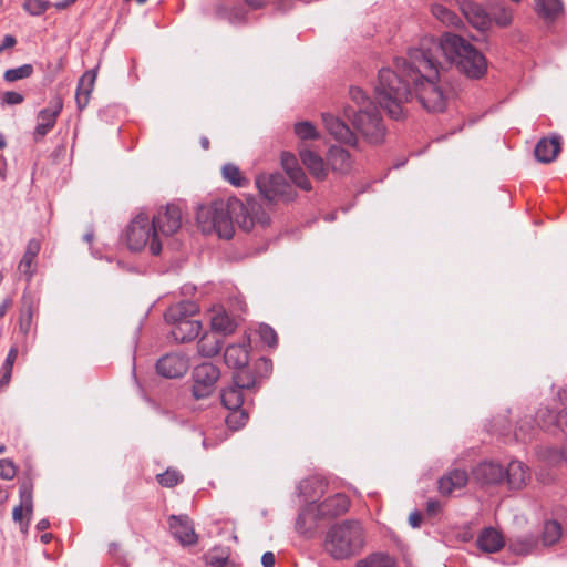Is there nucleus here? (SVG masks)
Masks as SVG:
<instances>
[{"label":"nucleus","instance_id":"obj_31","mask_svg":"<svg viewBox=\"0 0 567 567\" xmlns=\"http://www.w3.org/2000/svg\"><path fill=\"white\" fill-rule=\"evenodd\" d=\"M564 10L561 0H535L536 13L546 21L556 20Z\"/></svg>","mask_w":567,"mask_h":567},{"label":"nucleus","instance_id":"obj_55","mask_svg":"<svg viewBox=\"0 0 567 567\" xmlns=\"http://www.w3.org/2000/svg\"><path fill=\"white\" fill-rule=\"evenodd\" d=\"M31 320H32V312L29 309L27 311V313H22L21 319H20V327L25 332L30 329Z\"/></svg>","mask_w":567,"mask_h":567},{"label":"nucleus","instance_id":"obj_29","mask_svg":"<svg viewBox=\"0 0 567 567\" xmlns=\"http://www.w3.org/2000/svg\"><path fill=\"white\" fill-rule=\"evenodd\" d=\"M565 411H566V406L558 412L549 409L548 406L539 408L536 413V421H537L538 426L546 429V430H549L555 426H559L561 429L566 427L563 422V419H561V414Z\"/></svg>","mask_w":567,"mask_h":567},{"label":"nucleus","instance_id":"obj_37","mask_svg":"<svg viewBox=\"0 0 567 567\" xmlns=\"http://www.w3.org/2000/svg\"><path fill=\"white\" fill-rule=\"evenodd\" d=\"M355 567H396L395 561L385 554L374 553L357 561Z\"/></svg>","mask_w":567,"mask_h":567},{"label":"nucleus","instance_id":"obj_54","mask_svg":"<svg viewBox=\"0 0 567 567\" xmlns=\"http://www.w3.org/2000/svg\"><path fill=\"white\" fill-rule=\"evenodd\" d=\"M228 19L231 23H240L245 21V12L243 10H231L228 13Z\"/></svg>","mask_w":567,"mask_h":567},{"label":"nucleus","instance_id":"obj_13","mask_svg":"<svg viewBox=\"0 0 567 567\" xmlns=\"http://www.w3.org/2000/svg\"><path fill=\"white\" fill-rule=\"evenodd\" d=\"M281 166L291 182L302 190L309 192L312 188L305 171L300 167L297 157L289 152L281 154Z\"/></svg>","mask_w":567,"mask_h":567},{"label":"nucleus","instance_id":"obj_4","mask_svg":"<svg viewBox=\"0 0 567 567\" xmlns=\"http://www.w3.org/2000/svg\"><path fill=\"white\" fill-rule=\"evenodd\" d=\"M349 96L353 105H347L343 109L344 116L368 143H382L386 135V128L377 105L359 86H351Z\"/></svg>","mask_w":567,"mask_h":567},{"label":"nucleus","instance_id":"obj_20","mask_svg":"<svg viewBox=\"0 0 567 567\" xmlns=\"http://www.w3.org/2000/svg\"><path fill=\"white\" fill-rule=\"evenodd\" d=\"M172 337L178 342H189L194 340L202 330V322L196 319L169 322Z\"/></svg>","mask_w":567,"mask_h":567},{"label":"nucleus","instance_id":"obj_44","mask_svg":"<svg viewBox=\"0 0 567 567\" xmlns=\"http://www.w3.org/2000/svg\"><path fill=\"white\" fill-rule=\"evenodd\" d=\"M19 506L25 509L27 516L31 517L33 512L32 485L28 482L21 484L19 489Z\"/></svg>","mask_w":567,"mask_h":567},{"label":"nucleus","instance_id":"obj_23","mask_svg":"<svg viewBox=\"0 0 567 567\" xmlns=\"http://www.w3.org/2000/svg\"><path fill=\"white\" fill-rule=\"evenodd\" d=\"M508 486L514 489L524 487L530 478L528 467L520 461H512L505 470Z\"/></svg>","mask_w":567,"mask_h":567},{"label":"nucleus","instance_id":"obj_59","mask_svg":"<svg viewBox=\"0 0 567 567\" xmlns=\"http://www.w3.org/2000/svg\"><path fill=\"white\" fill-rule=\"evenodd\" d=\"M441 504L437 501L430 499L426 504V511L430 515H435L440 512Z\"/></svg>","mask_w":567,"mask_h":567},{"label":"nucleus","instance_id":"obj_34","mask_svg":"<svg viewBox=\"0 0 567 567\" xmlns=\"http://www.w3.org/2000/svg\"><path fill=\"white\" fill-rule=\"evenodd\" d=\"M513 10L503 3L489 6L491 22L494 21L501 28L509 27L513 22Z\"/></svg>","mask_w":567,"mask_h":567},{"label":"nucleus","instance_id":"obj_46","mask_svg":"<svg viewBox=\"0 0 567 567\" xmlns=\"http://www.w3.org/2000/svg\"><path fill=\"white\" fill-rule=\"evenodd\" d=\"M33 72V66L31 64H23L18 68L9 69L4 72L3 79L7 82H14L18 80L29 78Z\"/></svg>","mask_w":567,"mask_h":567},{"label":"nucleus","instance_id":"obj_15","mask_svg":"<svg viewBox=\"0 0 567 567\" xmlns=\"http://www.w3.org/2000/svg\"><path fill=\"white\" fill-rule=\"evenodd\" d=\"M169 528L173 536L182 545H194L197 543V534L195 533L193 524L187 516H171Z\"/></svg>","mask_w":567,"mask_h":567},{"label":"nucleus","instance_id":"obj_50","mask_svg":"<svg viewBox=\"0 0 567 567\" xmlns=\"http://www.w3.org/2000/svg\"><path fill=\"white\" fill-rule=\"evenodd\" d=\"M259 334L261 340L270 347H274L278 342V337L276 331L269 327L268 324H261L259 327Z\"/></svg>","mask_w":567,"mask_h":567},{"label":"nucleus","instance_id":"obj_2","mask_svg":"<svg viewBox=\"0 0 567 567\" xmlns=\"http://www.w3.org/2000/svg\"><path fill=\"white\" fill-rule=\"evenodd\" d=\"M197 224L206 235L215 234L219 238L230 239L238 225L244 231L270 225V216L261 204L254 198L241 200L236 197L214 200L197 210Z\"/></svg>","mask_w":567,"mask_h":567},{"label":"nucleus","instance_id":"obj_42","mask_svg":"<svg viewBox=\"0 0 567 567\" xmlns=\"http://www.w3.org/2000/svg\"><path fill=\"white\" fill-rule=\"evenodd\" d=\"M561 536V527L558 522L549 520L544 525L543 543L547 546L555 544Z\"/></svg>","mask_w":567,"mask_h":567},{"label":"nucleus","instance_id":"obj_6","mask_svg":"<svg viewBox=\"0 0 567 567\" xmlns=\"http://www.w3.org/2000/svg\"><path fill=\"white\" fill-rule=\"evenodd\" d=\"M125 237L130 250L140 251L147 247L155 256L162 251L159 235L153 226V220L145 213L136 215L130 223Z\"/></svg>","mask_w":567,"mask_h":567},{"label":"nucleus","instance_id":"obj_12","mask_svg":"<svg viewBox=\"0 0 567 567\" xmlns=\"http://www.w3.org/2000/svg\"><path fill=\"white\" fill-rule=\"evenodd\" d=\"M322 122L333 138L348 145H355V134L341 118L331 113H322Z\"/></svg>","mask_w":567,"mask_h":567},{"label":"nucleus","instance_id":"obj_22","mask_svg":"<svg viewBox=\"0 0 567 567\" xmlns=\"http://www.w3.org/2000/svg\"><path fill=\"white\" fill-rule=\"evenodd\" d=\"M96 80V71H86L79 80L75 92L76 106L80 111L84 110L90 101L91 93Z\"/></svg>","mask_w":567,"mask_h":567},{"label":"nucleus","instance_id":"obj_43","mask_svg":"<svg viewBox=\"0 0 567 567\" xmlns=\"http://www.w3.org/2000/svg\"><path fill=\"white\" fill-rule=\"evenodd\" d=\"M248 417V413L239 408L230 410V413L226 416L225 422L230 430L236 431L245 426Z\"/></svg>","mask_w":567,"mask_h":567},{"label":"nucleus","instance_id":"obj_17","mask_svg":"<svg viewBox=\"0 0 567 567\" xmlns=\"http://www.w3.org/2000/svg\"><path fill=\"white\" fill-rule=\"evenodd\" d=\"M156 370L165 378H179L187 371V363L178 354H166L157 361Z\"/></svg>","mask_w":567,"mask_h":567},{"label":"nucleus","instance_id":"obj_25","mask_svg":"<svg viewBox=\"0 0 567 567\" xmlns=\"http://www.w3.org/2000/svg\"><path fill=\"white\" fill-rule=\"evenodd\" d=\"M199 311L196 302L184 300L176 305L171 306L166 313L165 319L167 322H176L178 320H192L193 317Z\"/></svg>","mask_w":567,"mask_h":567},{"label":"nucleus","instance_id":"obj_11","mask_svg":"<svg viewBox=\"0 0 567 567\" xmlns=\"http://www.w3.org/2000/svg\"><path fill=\"white\" fill-rule=\"evenodd\" d=\"M472 476L478 484L495 485L504 480L505 470L498 463L484 461L472 470Z\"/></svg>","mask_w":567,"mask_h":567},{"label":"nucleus","instance_id":"obj_26","mask_svg":"<svg viewBox=\"0 0 567 567\" xmlns=\"http://www.w3.org/2000/svg\"><path fill=\"white\" fill-rule=\"evenodd\" d=\"M463 12L467 19V21L476 29L478 30H486L491 25V17L489 11L486 12V10L481 7L477 3L470 2L466 3L463 8Z\"/></svg>","mask_w":567,"mask_h":567},{"label":"nucleus","instance_id":"obj_32","mask_svg":"<svg viewBox=\"0 0 567 567\" xmlns=\"http://www.w3.org/2000/svg\"><path fill=\"white\" fill-rule=\"evenodd\" d=\"M223 341L214 332L205 333L197 342V350L202 357L210 358L219 353Z\"/></svg>","mask_w":567,"mask_h":567},{"label":"nucleus","instance_id":"obj_10","mask_svg":"<svg viewBox=\"0 0 567 567\" xmlns=\"http://www.w3.org/2000/svg\"><path fill=\"white\" fill-rule=\"evenodd\" d=\"M63 109V102L60 96L50 101L48 107L41 110L37 115V125L33 131V140L41 141L54 126L56 118Z\"/></svg>","mask_w":567,"mask_h":567},{"label":"nucleus","instance_id":"obj_9","mask_svg":"<svg viewBox=\"0 0 567 567\" xmlns=\"http://www.w3.org/2000/svg\"><path fill=\"white\" fill-rule=\"evenodd\" d=\"M153 226L164 236H172L182 226V210L176 204H168L153 216Z\"/></svg>","mask_w":567,"mask_h":567},{"label":"nucleus","instance_id":"obj_24","mask_svg":"<svg viewBox=\"0 0 567 567\" xmlns=\"http://www.w3.org/2000/svg\"><path fill=\"white\" fill-rule=\"evenodd\" d=\"M476 544L481 550L493 554L499 551L504 547L505 542L499 532L488 527L480 533Z\"/></svg>","mask_w":567,"mask_h":567},{"label":"nucleus","instance_id":"obj_51","mask_svg":"<svg viewBox=\"0 0 567 567\" xmlns=\"http://www.w3.org/2000/svg\"><path fill=\"white\" fill-rule=\"evenodd\" d=\"M17 474V468L12 461L8 458L0 460V477L2 480H12Z\"/></svg>","mask_w":567,"mask_h":567},{"label":"nucleus","instance_id":"obj_8","mask_svg":"<svg viewBox=\"0 0 567 567\" xmlns=\"http://www.w3.org/2000/svg\"><path fill=\"white\" fill-rule=\"evenodd\" d=\"M220 377L219 369L213 363H202L193 371V395L196 399L208 398L215 390Z\"/></svg>","mask_w":567,"mask_h":567},{"label":"nucleus","instance_id":"obj_1","mask_svg":"<svg viewBox=\"0 0 567 567\" xmlns=\"http://www.w3.org/2000/svg\"><path fill=\"white\" fill-rule=\"evenodd\" d=\"M396 71H379L375 96L393 120L405 116L404 104L412 99V90L422 107L430 113L443 112L447 94L440 83L442 61H436L420 43L409 50L405 58L395 59Z\"/></svg>","mask_w":567,"mask_h":567},{"label":"nucleus","instance_id":"obj_5","mask_svg":"<svg viewBox=\"0 0 567 567\" xmlns=\"http://www.w3.org/2000/svg\"><path fill=\"white\" fill-rule=\"evenodd\" d=\"M364 534L357 520H344L332 525L324 537V550L337 560L348 559L361 551Z\"/></svg>","mask_w":567,"mask_h":567},{"label":"nucleus","instance_id":"obj_56","mask_svg":"<svg viewBox=\"0 0 567 567\" xmlns=\"http://www.w3.org/2000/svg\"><path fill=\"white\" fill-rule=\"evenodd\" d=\"M16 43H17L16 38L11 34H7L3 38L2 43L0 44V53H2L6 49H10V48L14 47Z\"/></svg>","mask_w":567,"mask_h":567},{"label":"nucleus","instance_id":"obj_38","mask_svg":"<svg viewBox=\"0 0 567 567\" xmlns=\"http://www.w3.org/2000/svg\"><path fill=\"white\" fill-rule=\"evenodd\" d=\"M224 179L236 187H244L248 184V179L243 176L240 169L235 164H225L221 168Z\"/></svg>","mask_w":567,"mask_h":567},{"label":"nucleus","instance_id":"obj_33","mask_svg":"<svg viewBox=\"0 0 567 567\" xmlns=\"http://www.w3.org/2000/svg\"><path fill=\"white\" fill-rule=\"evenodd\" d=\"M237 328L236 321L225 311H218L212 317L214 333L231 334Z\"/></svg>","mask_w":567,"mask_h":567},{"label":"nucleus","instance_id":"obj_27","mask_svg":"<svg viewBox=\"0 0 567 567\" xmlns=\"http://www.w3.org/2000/svg\"><path fill=\"white\" fill-rule=\"evenodd\" d=\"M560 152V137L542 138L535 147V156L542 163L553 162Z\"/></svg>","mask_w":567,"mask_h":567},{"label":"nucleus","instance_id":"obj_64","mask_svg":"<svg viewBox=\"0 0 567 567\" xmlns=\"http://www.w3.org/2000/svg\"><path fill=\"white\" fill-rule=\"evenodd\" d=\"M200 144H202V147H203L204 150H208V147H209V141H208V138H207V137H205V136H204V137H202V138H200Z\"/></svg>","mask_w":567,"mask_h":567},{"label":"nucleus","instance_id":"obj_14","mask_svg":"<svg viewBox=\"0 0 567 567\" xmlns=\"http://www.w3.org/2000/svg\"><path fill=\"white\" fill-rule=\"evenodd\" d=\"M299 156L302 164L317 181H324L328 177L329 167L324 159L315 151L306 147H299Z\"/></svg>","mask_w":567,"mask_h":567},{"label":"nucleus","instance_id":"obj_58","mask_svg":"<svg viewBox=\"0 0 567 567\" xmlns=\"http://www.w3.org/2000/svg\"><path fill=\"white\" fill-rule=\"evenodd\" d=\"M261 564L264 567H274L275 566V555L271 551H266L261 556Z\"/></svg>","mask_w":567,"mask_h":567},{"label":"nucleus","instance_id":"obj_3","mask_svg":"<svg viewBox=\"0 0 567 567\" xmlns=\"http://www.w3.org/2000/svg\"><path fill=\"white\" fill-rule=\"evenodd\" d=\"M421 42L436 61L444 59L468 79L478 80L487 71L483 53L457 34L446 32L439 39L425 38Z\"/></svg>","mask_w":567,"mask_h":567},{"label":"nucleus","instance_id":"obj_41","mask_svg":"<svg viewBox=\"0 0 567 567\" xmlns=\"http://www.w3.org/2000/svg\"><path fill=\"white\" fill-rule=\"evenodd\" d=\"M18 357V350L17 348H11L7 354V358L1 367V378H0V385L1 386H4V385H8L10 380H11V375H12V369H13V364L16 362V359Z\"/></svg>","mask_w":567,"mask_h":567},{"label":"nucleus","instance_id":"obj_53","mask_svg":"<svg viewBox=\"0 0 567 567\" xmlns=\"http://www.w3.org/2000/svg\"><path fill=\"white\" fill-rule=\"evenodd\" d=\"M2 100L8 104L16 105L23 102V95L14 91H8L4 93Z\"/></svg>","mask_w":567,"mask_h":567},{"label":"nucleus","instance_id":"obj_48","mask_svg":"<svg viewBox=\"0 0 567 567\" xmlns=\"http://www.w3.org/2000/svg\"><path fill=\"white\" fill-rule=\"evenodd\" d=\"M156 478L159 485L164 487H174L182 482L183 475L176 470L168 468L164 473L158 474Z\"/></svg>","mask_w":567,"mask_h":567},{"label":"nucleus","instance_id":"obj_21","mask_svg":"<svg viewBox=\"0 0 567 567\" xmlns=\"http://www.w3.org/2000/svg\"><path fill=\"white\" fill-rule=\"evenodd\" d=\"M468 482V475L464 470H453L439 480V492L450 495L454 491L463 488Z\"/></svg>","mask_w":567,"mask_h":567},{"label":"nucleus","instance_id":"obj_39","mask_svg":"<svg viewBox=\"0 0 567 567\" xmlns=\"http://www.w3.org/2000/svg\"><path fill=\"white\" fill-rule=\"evenodd\" d=\"M431 12L439 21L446 25H456L460 22L458 17L451 9L441 3H433Z\"/></svg>","mask_w":567,"mask_h":567},{"label":"nucleus","instance_id":"obj_35","mask_svg":"<svg viewBox=\"0 0 567 567\" xmlns=\"http://www.w3.org/2000/svg\"><path fill=\"white\" fill-rule=\"evenodd\" d=\"M221 402L224 406L228 410L241 408L244 404L243 390H240L238 386L234 384L226 388L221 392Z\"/></svg>","mask_w":567,"mask_h":567},{"label":"nucleus","instance_id":"obj_40","mask_svg":"<svg viewBox=\"0 0 567 567\" xmlns=\"http://www.w3.org/2000/svg\"><path fill=\"white\" fill-rule=\"evenodd\" d=\"M293 132L301 141L318 140L320 134L316 126L308 121L298 122L293 126Z\"/></svg>","mask_w":567,"mask_h":567},{"label":"nucleus","instance_id":"obj_49","mask_svg":"<svg viewBox=\"0 0 567 567\" xmlns=\"http://www.w3.org/2000/svg\"><path fill=\"white\" fill-rule=\"evenodd\" d=\"M50 7V2L47 0H25L23 9L31 16H40L44 13Z\"/></svg>","mask_w":567,"mask_h":567},{"label":"nucleus","instance_id":"obj_47","mask_svg":"<svg viewBox=\"0 0 567 567\" xmlns=\"http://www.w3.org/2000/svg\"><path fill=\"white\" fill-rule=\"evenodd\" d=\"M545 458L550 464H565L567 466V441L559 449H548Z\"/></svg>","mask_w":567,"mask_h":567},{"label":"nucleus","instance_id":"obj_63","mask_svg":"<svg viewBox=\"0 0 567 567\" xmlns=\"http://www.w3.org/2000/svg\"><path fill=\"white\" fill-rule=\"evenodd\" d=\"M50 523L48 519L43 518L41 520L38 522L37 524V529L38 530H44L49 527Z\"/></svg>","mask_w":567,"mask_h":567},{"label":"nucleus","instance_id":"obj_30","mask_svg":"<svg viewBox=\"0 0 567 567\" xmlns=\"http://www.w3.org/2000/svg\"><path fill=\"white\" fill-rule=\"evenodd\" d=\"M224 360L229 368L243 369L249 360L248 351L240 344L228 346L224 353Z\"/></svg>","mask_w":567,"mask_h":567},{"label":"nucleus","instance_id":"obj_7","mask_svg":"<svg viewBox=\"0 0 567 567\" xmlns=\"http://www.w3.org/2000/svg\"><path fill=\"white\" fill-rule=\"evenodd\" d=\"M256 186L259 193L269 202H276L279 199L290 202L296 197V192L279 173L259 174L256 177Z\"/></svg>","mask_w":567,"mask_h":567},{"label":"nucleus","instance_id":"obj_60","mask_svg":"<svg viewBox=\"0 0 567 567\" xmlns=\"http://www.w3.org/2000/svg\"><path fill=\"white\" fill-rule=\"evenodd\" d=\"M516 437L522 441H526L529 436L527 430H525V424L523 422L519 423L518 429L515 433Z\"/></svg>","mask_w":567,"mask_h":567},{"label":"nucleus","instance_id":"obj_19","mask_svg":"<svg viewBox=\"0 0 567 567\" xmlns=\"http://www.w3.org/2000/svg\"><path fill=\"white\" fill-rule=\"evenodd\" d=\"M329 171L338 175L349 174L352 169V159L348 151L339 146H331L327 153Z\"/></svg>","mask_w":567,"mask_h":567},{"label":"nucleus","instance_id":"obj_57","mask_svg":"<svg viewBox=\"0 0 567 567\" xmlns=\"http://www.w3.org/2000/svg\"><path fill=\"white\" fill-rule=\"evenodd\" d=\"M421 522H422V515L420 512L415 511V512H412L409 516V523L410 525L413 527V528H417L420 527L421 525Z\"/></svg>","mask_w":567,"mask_h":567},{"label":"nucleus","instance_id":"obj_36","mask_svg":"<svg viewBox=\"0 0 567 567\" xmlns=\"http://www.w3.org/2000/svg\"><path fill=\"white\" fill-rule=\"evenodd\" d=\"M537 546V539L533 535H524L514 538L509 543V548L517 555L530 554Z\"/></svg>","mask_w":567,"mask_h":567},{"label":"nucleus","instance_id":"obj_18","mask_svg":"<svg viewBox=\"0 0 567 567\" xmlns=\"http://www.w3.org/2000/svg\"><path fill=\"white\" fill-rule=\"evenodd\" d=\"M350 502L347 495L342 493H337L323 502L317 504L319 509V515H321L322 519L324 518H333L339 515L344 514L349 508Z\"/></svg>","mask_w":567,"mask_h":567},{"label":"nucleus","instance_id":"obj_52","mask_svg":"<svg viewBox=\"0 0 567 567\" xmlns=\"http://www.w3.org/2000/svg\"><path fill=\"white\" fill-rule=\"evenodd\" d=\"M23 512H25L24 508H22V506H16L13 508V512H12V518L16 523H20L21 524V529L22 530H25L28 528V525H29V520H30V517L28 516V519L25 523L22 522V518H23Z\"/></svg>","mask_w":567,"mask_h":567},{"label":"nucleus","instance_id":"obj_62","mask_svg":"<svg viewBox=\"0 0 567 567\" xmlns=\"http://www.w3.org/2000/svg\"><path fill=\"white\" fill-rule=\"evenodd\" d=\"M76 0H62V1H59L54 4V7L58 9V10H63L65 8H68L69 6H71L72 3H74Z\"/></svg>","mask_w":567,"mask_h":567},{"label":"nucleus","instance_id":"obj_45","mask_svg":"<svg viewBox=\"0 0 567 567\" xmlns=\"http://www.w3.org/2000/svg\"><path fill=\"white\" fill-rule=\"evenodd\" d=\"M239 371L236 372L233 377L234 385L238 386L240 390H250L256 385V379L254 374L243 369H238Z\"/></svg>","mask_w":567,"mask_h":567},{"label":"nucleus","instance_id":"obj_16","mask_svg":"<svg viewBox=\"0 0 567 567\" xmlns=\"http://www.w3.org/2000/svg\"><path fill=\"white\" fill-rule=\"evenodd\" d=\"M320 519H322V517L319 515L317 503H309L299 513L296 522V529L299 534L311 537Z\"/></svg>","mask_w":567,"mask_h":567},{"label":"nucleus","instance_id":"obj_61","mask_svg":"<svg viewBox=\"0 0 567 567\" xmlns=\"http://www.w3.org/2000/svg\"><path fill=\"white\" fill-rule=\"evenodd\" d=\"M245 2L248 8L258 9L265 3V0H245Z\"/></svg>","mask_w":567,"mask_h":567},{"label":"nucleus","instance_id":"obj_28","mask_svg":"<svg viewBox=\"0 0 567 567\" xmlns=\"http://www.w3.org/2000/svg\"><path fill=\"white\" fill-rule=\"evenodd\" d=\"M41 249L40 241L38 239H30L27 244L25 251L22 259L19 262L18 269L23 274L28 280L31 279L34 272L35 258Z\"/></svg>","mask_w":567,"mask_h":567}]
</instances>
